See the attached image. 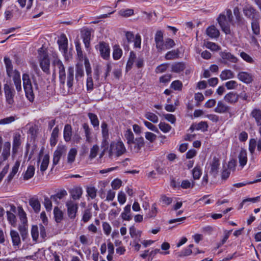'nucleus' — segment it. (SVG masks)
Wrapping results in <instances>:
<instances>
[{"label": "nucleus", "instance_id": "55", "mask_svg": "<svg viewBox=\"0 0 261 261\" xmlns=\"http://www.w3.org/2000/svg\"><path fill=\"white\" fill-rule=\"evenodd\" d=\"M88 116L92 125L95 127L99 125V121L96 115L92 113H89Z\"/></svg>", "mask_w": 261, "mask_h": 261}, {"label": "nucleus", "instance_id": "17", "mask_svg": "<svg viewBox=\"0 0 261 261\" xmlns=\"http://www.w3.org/2000/svg\"><path fill=\"white\" fill-rule=\"evenodd\" d=\"M58 44L59 45V49L64 54L67 51V39L64 34L61 35L60 39L58 40Z\"/></svg>", "mask_w": 261, "mask_h": 261}, {"label": "nucleus", "instance_id": "13", "mask_svg": "<svg viewBox=\"0 0 261 261\" xmlns=\"http://www.w3.org/2000/svg\"><path fill=\"white\" fill-rule=\"evenodd\" d=\"M230 110V107L221 100L217 102L214 110L215 112L220 114L229 113Z\"/></svg>", "mask_w": 261, "mask_h": 261}, {"label": "nucleus", "instance_id": "6", "mask_svg": "<svg viewBox=\"0 0 261 261\" xmlns=\"http://www.w3.org/2000/svg\"><path fill=\"white\" fill-rule=\"evenodd\" d=\"M66 206L67 208V215L71 219H74L76 217L78 210V204L77 202L72 200H69L66 203Z\"/></svg>", "mask_w": 261, "mask_h": 261}, {"label": "nucleus", "instance_id": "62", "mask_svg": "<svg viewBox=\"0 0 261 261\" xmlns=\"http://www.w3.org/2000/svg\"><path fill=\"white\" fill-rule=\"evenodd\" d=\"M87 192L88 195L92 199L95 198L96 197V196L97 190L93 187H91L87 188Z\"/></svg>", "mask_w": 261, "mask_h": 261}, {"label": "nucleus", "instance_id": "40", "mask_svg": "<svg viewBox=\"0 0 261 261\" xmlns=\"http://www.w3.org/2000/svg\"><path fill=\"white\" fill-rule=\"evenodd\" d=\"M130 212V205H127L124 208V212L121 214V217L124 220L129 221L132 217L129 215Z\"/></svg>", "mask_w": 261, "mask_h": 261}, {"label": "nucleus", "instance_id": "39", "mask_svg": "<svg viewBox=\"0 0 261 261\" xmlns=\"http://www.w3.org/2000/svg\"><path fill=\"white\" fill-rule=\"evenodd\" d=\"M35 167L33 166H29L23 175V179L28 180L31 178L34 175Z\"/></svg>", "mask_w": 261, "mask_h": 261}, {"label": "nucleus", "instance_id": "12", "mask_svg": "<svg viewBox=\"0 0 261 261\" xmlns=\"http://www.w3.org/2000/svg\"><path fill=\"white\" fill-rule=\"evenodd\" d=\"M74 73L73 67H69L67 69V78L66 81V84L69 89H72V86L74 84Z\"/></svg>", "mask_w": 261, "mask_h": 261}, {"label": "nucleus", "instance_id": "60", "mask_svg": "<svg viewBox=\"0 0 261 261\" xmlns=\"http://www.w3.org/2000/svg\"><path fill=\"white\" fill-rule=\"evenodd\" d=\"M171 87L175 90H181L182 87V84L180 81L176 80L172 83Z\"/></svg>", "mask_w": 261, "mask_h": 261}, {"label": "nucleus", "instance_id": "26", "mask_svg": "<svg viewBox=\"0 0 261 261\" xmlns=\"http://www.w3.org/2000/svg\"><path fill=\"white\" fill-rule=\"evenodd\" d=\"M11 143L10 142H6L4 144L2 156L3 161H6L10 154Z\"/></svg>", "mask_w": 261, "mask_h": 261}, {"label": "nucleus", "instance_id": "14", "mask_svg": "<svg viewBox=\"0 0 261 261\" xmlns=\"http://www.w3.org/2000/svg\"><path fill=\"white\" fill-rule=\"evenodd\" d=\"M220 166V160L216 156L213 158L212 163H211V170L210 173L214 176H216L218 173Z\"/></svg>", "mask_w": 261, "mask_h": 261}, {"label": "nucleus", "instance_id": "10", "mask_svg": "<svg viewBox=\"0 0 261 261\" xmlns=\"http://www.w3.org/2000/svg\"><path fill=\"white\" fill-rule=\"evenodd\" d=\"M98 49L101 57L107 60L110 57V48L109 45L105 42H101L98 45Z\"/></svg>", "mask_w": 261, "mask_h": 261}, {"label": "nucleus", "instance_id": "47", "mask_svg": "<svg viewBox=\"0 0 261 261\" xmlns=\"http://www.w3.org/2000/svg\"><path fill=\"white\" fill-rule=\"evenodd\" d=\"M7 219L9 222L13 226H16V218L15 215L11 213V212H7Z\"/></svg>", "mask_w": 261, "mask_h": 261}, {"label": "nucleus", "instance_id": "63", "mask_svg": "<svg viewBox=\"0 0 261 261\" xmlns=\"http://www.w3.org/2000/svg\"><path fill=\"white\" fill-rule=\"evenodd\" d=\"M92 215L89 209H87L85 210L83 217L82 220L84 222H88L91 218Z\"/></svg>", "mask_w": 261, "mask_h": 261}, {"label": "nucleus", "instance_id": "48", "mask_svg": "<svg viewBox=\"0 0 261 261\" xmlns=\"http://www.w3.org/2000/svg\"><path fill=\"white\" fill-rule=\"evenodd\" d=\"M27 226V223H26L22 224V225H19L18 227V230L21 234V236L23 240H24L27 238L28 235Z\"/></svg>", "mask_w": 261, "mask_h": 261}, {"label": "nucleus", "instance_id": "31", "mask_svg": "<svg viewBox=\"0 0 261 261\" xmlns=\"http://www.w3.org/2000/svg\"><path fill=\"white\" fill-rule=\"evenodd\" d=\"M29 204L33 208L35 212L38 213L40 210V203L37 198H31L29 199Z\"/></svg>", "mask_w": 261, "mask_h": 261}, {"label": "nucleus", "instance_id": "32", "mask_svg": "<svg viewBox=\"0 0 261 261\" xmlns=\"http://www.w3.org/2000/svg\"><path fill=\"white\" fill-rule=\"evenodd\" d=\"M129 234L132 238L137 239L138 241H140V238L141 237L142 231L139 230H137L134 226H132L129 228Z\"/></svg>", "mask_w": 261, "mask_h": 261}, {"label": "nucleus", "instance_id": "25", "mask_svg": "<svg viewBox=\"0 0 261 261\" xmlns=\"http://www.w3.org/2000/svg\"><path fill=\"white\" fill-rule=\"evenodd\" d=\"M10 236L13 246H18L20 244V238L18 232L14 230H11L10 231Z\"/></svg>", "mask_w": 261, "mask_h": 261}, {"label": "nucleus", "instance_id": "61", "mask_svg": "<svg viewBox=\"0 0 261 261\" xmlns=\"http://www.w3.org/2000/svg\"><path fill=\"white\" fill-rule=\"evenodd\" d=\"M193 176L194 179H198L200 178L201 175V171L199 167L196 166L193 169Z\"/></svg>", "mask_w": 261, "mask_h": 261}, {"label": "nucleus", "instance_id": "42", "mask_svg": "<svg viewBox=\"0 0 261 261\" xmlns=\"http://www.w3.org/2000/svg\"><path fill=\"white\" fill-rule=\"evenodd\" d=\"M251 28L254 35L258 36L260 34L259 24L256 19L252 20L251 22Z\"/></svg>", "mask_w": 261, "mask_h": 261}, {"label": "nucleus", "instance_id": "1", "mask_svg": "<svg viewBox=\"0 0 261 261\" xmlns=\"http://www.w3.org/2000/svg\"><path fill=\"white\" fill-rule=\"evenodd\" d=\"M126 152L125 147L122 141L111 142L109 150V156L111 159L118 158Z\"/></svg>", "mask_w": 261, "mask_h": 261}, {"label": "nucleus", "instance_id": "24", "mask_svg": "<svg viewBox=\"0 0 261 261\" xmlns=\"http://www.w3.org/2000/svg\"><path fill=\"white\" fill-rule=\"evenodd\" d=\"M20 145H21L20 135L19 134H16L13 137V147H12L13 154L16 153Z\"/></svg>", "mask_w": 261, "mask_h": 261}, {"label": "nucleus", "instance_id": "64", "mask_svg": "<svg viewBox=\"0 0 261 261\" xmlns=\"http://www.w3.org/2000/svg\"><path fill=\"white\" fill-rule=\"evenodd\" d=\"M194 182L192 181V183H191L190 181L188 180H184L182 181L180 187L183 189H188L190 188H193L194 185Z\"/></svg>", "mask_w": 261, "mask_h": 261}, {"label": "nucleus", "instance_id": "38", "mask_svg": "<svg viewBox=\"0 0 261 261\" xmlns=\"http://www.w3.org/2000/svg\"><path fill=\"white\" fill-rule=\"evenodd\" d=\"M77 152V150L74 148H72L69 150L67 155V163L68 164H71L74 162Z\"/></svg>", "mask_w": 261, "mask_h": 261}, {"label": "nucleus", "instance_id": "23", "mask_svg": "<svg viewBox=\"0 0 261 261\" xmlns=\"http://www.w3.org/2000/svg\"><path fill=\"white\" fill-rule=\"evenodd\" d=\"M175 45L174 40L171 38H167L163 43V49H159L158 51L161 52L165 50L169 49Z\"/></svg>", "mask_w": 261, "mask_h": 261}, {"label": "nucleus", "instance_id": "57", "mask_svg": "<svg viewBox=\"0 0 261 261\" xmlns=\"http://www.w3.org/2000/svg\"><path fill=\"white\" fill-rule=\"evenodd\" d=\"M101 127L102 129V138H109V129L108 128L107 124L103 122L102 123Z\"/></svg>", "mask_w": 261, "mask_h": 261}, {"label": "nucleus", "instance_id": "46", "mask_svg": "<svg viewBox=\"0 0 261 261\" xmlns=\"http://www.w3.org/2000/svg\"><path fill=\"white\" fill-rule=\"evenodd\" d=\"M83 128L85 134L86 141L89 143L91 141L90 128L87 123H84L83 124Z\"/></svg>", "mask_w": 261, "mask_h": 261}, {"label": "nucleus", "instance_id": "22", "mask_svg": "<svg viewBox=\"0 0 261 261\" xmlns=\"http://www.w3.org/2000/svg\"><path fill=\"white\" fill-rule=\"evenodd\" d=\"M206 33L212 38H218L220 34L219 31L214 25L209 27L206 29Z\"/></svg>", "mask_w": 261, "mask_h": 261}, {"label": "nucleus", "instance_id": "30", "mask_svg": "<svg viewBox=\"0 0 261 261\" xmlns=\"http://www.w3.org/2000/svg\"><path fill=\"white\" fill-rule=\"evenodd\" d=\"M83 191L81 188L80 187H75L73 188L71 192V196L73 199L72 200H75L79 199L82 195Z\"/></svg>", "mask_w": 261, "mask_h": 261}, {"label": "nucleus", "instance_id": "44", "mask_svg": "<svg viewBox=\"0 0 261 261\" xmlns=\"http://www.w3.org/2000/svg\"><path fill=\"white\" fill-rule=\"evenodd\" d=\"M18 213L19 219L22 224L27 223L26 214L21 206L18 207Z\"/></svg>", "mask_w": 261, "mask_h": 261}, {"label": "nucleus", "instance_id": "19", "mask_svg": "<svg viewBox=\"0 0 261 261\" xmlns=\"http://www.w3.org/2000/svg\"><path fill=\"white\" fill-rule=\"evenodd\" d=\"M224 99L229 103L235 104L238 101L239 96L236 92H230L225 95Z\"/></svg>", "mask_w": 261, "mask_h": 261}, {"label": "nucleus", "instance_id": "16", "mask_svg": "<svg viewBox=\"0 0 261 261\" xmlns=\"http://www.w3.org/2000/svg\"><path fill=\"white\" fill-rule=\"evenodd\" d=\"M220 56L223 60L222 63L226 64V61H228L231 63H236L238 61L237 58L230 53L223 51L220 53Z\"/></svg>", "mask_w": 261, "mask_h": 261}, {"label": "nucleus", "instance_id": "35", "mask_svg": "<svg viewBox=\"0 0 261 261\" xmlns=\"http://www.w3.org/2000/svg\"><path fill=\"white\" fill-rule=\"evenodd\" d=\"M59 129L57 126L55 127L52 132L51 137L50 139V144L52 146H55L57 142V138L58 137Z\"/></svg>", "mask_w": 261, "mask_h": 261}, {"label": "nucleus", "instance_id": "49", "mask_svg": "<svg viewBox=\"0 0 261 261\" xmlns=\"http://www.w3.org/2000/svg\"><path fill=\"white\" fill-rule=\"evenodd\" d=\"M67 192L65 190H61L57 194L54 195H51L50 197V199L54 201H57V198L59 199H62L64 196L67 195Z\"/></svg>", "mask_w": 261, "mask_h": 261}, {"label": "nucleus", "instance_id": "2", "mask_svg": "<svg viewBox=\"0 0 261 261\" xmlns=\"http://www.w3.org/2000/svg\"><path fill=\"white\" fill-rule=\"evenodd\" d=\"M23 86L25 93V96L30 101L34 99V94L33 90L32 84L30 76L27 73L22 75Z\"/></svg>", "mask_w": 261, "mask_h": 261}, {"label": "nucleus", "instance_id": "58", "mask_svg": "<svg viewBox=\"0 0 261 261\" xmlns=\"http://www.w3.org/2000/svg\"><path fill=\"white\" fill-rule=\"evenodd\" d=\"M31 235L33 240L36 241L38 238L39 232L38 227L37 225H33L31 229Z\"/></svg>", "mask_w": 261, "mask_h": 261}, {"label": "nucleus", "instance_id": "15", "mask_svg": "<svg viewBox=\"0 0 261 261\" xmlns=\"http://www.w3.org/2000/svg\"><path fill=\"white\" fill-rule=\"evenodd\" d=\"M243 13L247 18L253 20H256L255 17L257 15V11L251 6H247L243 9Z\"/></svg>", "mask_w": 261, "mask_h": 261}, {"label": "nucleus", "instance_id": "54", "mask_svg": "<svg viewBox=\"0 0 261 261\" xmlns=\"http://www.w3.org/2000/svg\"><path fill=\"white\" fill-rule=\"evenodd\" d=\"M205 47L213 51H217L220 49L219 46L215 43L207 41L204 43Z\"/></svg>", "mask_w": 261, "mask_h": 261}, {"label": "nucleus", "instance_id": "36", "mask_svg": "<svg viewBox=\"0 0 261 261\" xmlns=\"http://www.w3.org/2000/svg\"><path fill=\"white\" fill-rule=\"evenodd\" d=\"M122 50L118 45L113 46V57L115 60H119L122 56Z\"/></svg>", "mask_w": 261, "mask_h": 261}, {"label": "nucleus", "instance_id": "3", "mask_svg": "<svg viewBox=\"0 0 261 261\" xmlns=\"http://www.w3.org/2000/svg\"><path fill=\"white\" fill-rule=\"evenodd\" d=\"M39 63L42 70L46 73H49L50 61L48 54L44 50H39Z\"/></svg>", "mask_w": 261, "mask_h": 261}, {"label": "nucleus", "instance_id": "43", "mask_svg": "<svg viewBox=\"0 0 261 261\" xmlns=\"http://www.w3.org/2000/svg\"><path fill=\"white\" fill-rule=\"evenodd\" d=\"M208 125L206 122L201 121L195 125H192L191 126L190 129L193 130L196 129L197 130L201 129L203 131H205L207 129Z\"/></svg>", "mask_w": 261, "mask_h": 261}, {"label": "nucleus", "instance_id": "5", "mask_svg": "<svg viewBox=\"0 0 261 261\" xmlns=\"http://www.w3.org/2000/svg\"><path fill=\"white\" fill-rule=\"evenodd\" d=\"M4 90L6 102L11 107L14 103V97L15 94V90L12 86L8 84L4 85Z\"/></svg>", "mask_w": 261, "mask_h": 261}, {"label": "nucleus", "instance_id": "52", "mask_svg": "<svg viewBox=\"0 0 261 261\" xmlns=\"http://www.w3.org/2000/svg\"><path fill=\"white\" fill-rule=\"evenodd\" d=\"M145 116L146 119L153 123H157L158 122V116L153 113L147 112L145 114Z\"/></svg>", "mask_w": 261, "mask_h": 261}, {"label": "nucleus", "instance_id": "29", "mask_svg": "<svg viewBox=\"0 0 261 261\" xmlns=\"http://www.w3.org/2000/svg\"><path fill=\"white\" fill-rule=\"evenodd\" d=\"M238 158L240 165L242 167H244L246 164L247 161L246 150L243 148H242L239 154Z\"/></svg>", "mask_w": 261, "mask_h": 261}, {"label": "nucleus", "instance_id": "28", "mask_svg": "<svg viewBox=\"0 0 261 261\" xmlns=\"http://www.w3.org/2000/svg\"><path fill=\"white\" fill-rule=\"evenodd\" d=\"M251 116L255 119L257 125L261 126V110L254 109L251 113Z\"/></svg>", "mask_w": 261, "mask_h": 261}, {"label": "nucleus", "instance_id": "34", "mask_svg": "<svg viewBox=\"0 0 261 261\" xmlns=\"http://www.w3.org/2000/svg\"><path fill=\"white\" fill-rule=\"evenodd\" d=\"M71 130L72 128L70 125H65L64 129V138L66 142H68L71 140Z\"/></svg>", "mask_w": 261, "mask_h": 261}, {"label": "nucleus", "instance_id": "45", "mask_svg": "<svg viewBox=\"0 0 261 261\" xmlns=\"http://www.w3.org/2000/svg\"><path fill=\"white\" fill-rule=\"evenodd\" d=\"M49 162V156L48 155L46 154L44 156L43 160L42 161L41 166H40V170L42 172H44L47 168L48 164Z\"/></svg>", "mask_w": 261, "mask_h": 261}, {"label": "nucleus", "instance_id": "7", "mask_svg": "<svg viewBox=\"0 0 261 261\" xmlns=\"http://www.w3.org/2000/svg\"><path fill=\"white\" fill-rule=\"evenodd\" d=\"M217 20L222 31L226 34H230L231 33L228 21L224 14H220Z\"/></svg>", "mask_w": 261, "mask_h": 261}, {"label": "nucleus", "instance_id": "37", "mask_svg": "<svg viewBox=\"0 0 261 261\" xmlns=\"http://www.w3.org/2000/svg\"><path fill=\"white\" fill-rule=\"evenodd\" d=\"M179 51L178 49H174L168 51L165 56L166 60H173L179 57Z\"/></svg>", "mask_w": 261, "mask_h": 261}, {"label": "nucleus", "instance_id": "21", "mask_svg": "<svg viewBox=\"0 0 261 261\" xmlns=\"http://www.w3.org/2000/svg\"><path fill=\"white\" fill-rule=\"evenodd\" d=\"M91 32L90 30L86 29H84L82 31V38L83 40V42L85 44V47L86 48H89L90 46V41L91 40Z\"/></svg>", "mask_w": 261, "mask_h": 261}, {"label": "nucleus", "instance_id": "53", "mask_svg": "<svg viewBox=\"0 0 261 261\" xmlns=\"http://www.w3.org/2000/svg\"><path fill=\"white\" fill-rule=\"evenodd\" d=\"M238 86V83L236 81H229L225 83V86L228 90L236 89Z\"/></svg>", "mask_w": 261, "mask_h": 261}, {"label": "nucleus", "instance_id": "51", "mask_svg": "<svg viewBox=\"0 0 261 261\" xmlns=\"http://www.w3.org/2000/svg\"><path fill=\"white\" fill-rule=\"evenodd\" d=\"M4 62L6 66L7 73V74H10L12 71L13 70L11 61L9 58L5 57Z\"/></svg>", "mask_w": 261, "mask_h": 261}, {"label": "nucleus", "instance_id": "41", "mask_svg": "<svg viewBox=\"0 0 261 261\" xmlns=\"http://www.w3.org/2000/svg\"><path fill=\"white\" fill-rule=\"evenodd\" d=\"M54 213L56 221L57 223H60L63 219V213L56 206L54 208Z\"/></svg>", "mask_w": 261, "mask_h": 261}, {"label": "nucleus", "instance_id": "9", "mask_svg": "<svg viewBox=\"0 0 261 261\" xmlns=\"http://www.w3.org/2000/svg\"><path fill=\"white\" fill-rule=\"evenodd\" d=\"M130 150L134 152H138L141 148L144 146V139L142 137L136 138L133 142L128 144Z\"/></svg>", "mask_w": 261, "mask_h": 261}, {"label": "nucleus", "instance_id": "56", "mask_svg": "<svg viewBox=\"0 0 261 261\" xmlns=\"http://www.w3.org/2000/svg\"><path fill=\"white\" fill-rule=\"evenodd\" d=\"M99 150V147L97 145H94L90 149L89 158L91 159H93L95 158L97 154V152Z\"/></svg>", "mask_w": 261, "mask_h": 261}, {"label": "nucleus", "instance_id": "59", "mask_svg": "<svg viewBox=\"0 0 261 261\" xmlns=\"http://www.w3.org/2000/svg\"><path fill=\"white\" fill-rule=\"evenodd\" d=\"M160 129L164 133H167L171 129V126L165 122H161L159 125Z\"/></svg>", "mask_w": 261, "mask_h": 261}, {"label": "nucleus", "instance_id": "27", "mask_svg": "<svg viewBox=\"0 0 261 261\" xmlns=\"http://www.w3.org/2000/svg\"><path fill=\"white\" fill-rule=\"evenodd\" d=\"M234 76V73L231 70L225 69L220 73V78L222 81H226L233 78Z\"/></svg>", "mask_w": 261, "mask_h": 261}, {"label": "nucleus", "instance_id": "18", "mask_svg": "<svg viewBox=\"0 0 261 261\" xmlns=\"http://www.w3.org/2000/svg\"><path fill=\"white\" fill-rule=\"evenodd\" d=\"M154 40L155 42V46L158 49V51L159 49H163V43L164 42L163 40V32L161 31H158L156 32L154 37Z\"/></svg>", "mask_w": 261, "mask_h": 261}, {"label": "nucleus", "instance_id": "11", "mask_svg": "<svg viewBox=\"0 0 261 261\" xmlns=\"http://www.w3.org/2000/svg\"><path fill=\"white\" fill-rule=\"evenodd\" d=\"M237 77L240 81L247 84L251 83L253 81V75L247 72H239Z\"/></svg>", "mask_w": 261, "mask_h": 261}, {"label": "nucleus", "instance_id": "20", "mask_svg": "<svg viewBox=\"0 0 261 261\" xmlns=\"http://www.w3.org/2000/svg\"><path fill=\"white\" fill-rule=\"evenodd\" d=\"M84 75L83 66L82 64L77 63L75 66V79L76 83H79L82 80Z\"/></svg>", "mask_w": 261, "mask_h": 261}, {"label": "nucleus", "instance_id": "33", "mask_svg": "<svg viewBox=\"0 0 261 261\" xmlns=\"http://www.w3.org/2000/svg\"><path fill=\"white\" fill-rule=\"evenodd\" d=\"M171 68L172 71L178 73L186 68V65L182 62H177L172 65Z\"/></svg>", "mask_w": 261, "mask_h": 261}, {"label": "nucleus", "instance_id": "4", "mask_svg": "<svg viewBox=\"0 0 261 261\" xmlns=\"http://www.w3.org/2000/svg\"><path fill=\"white\" fill-rule=\"evenodd\" d=\"M53 65L59 69L60 83L64 87L66 84V73L63 63L60 60L56 59L53 62Z\"/></svg>", "mask_w": 261, "mask_h": 261}, {"label": "nucleus", "instance_id": "50", "mask_svg": "<svg viewBox=\"0 0 261 261\" xmlns=\"http://www.w3.org/2000/svg\"><path fill=\"white\" fill-rule=\"evenodd\" d=\"M124 136L127 140L128 145L130 144L133 142V141L134 140V134L130 129H127L126 130Z\"/></svg>", "mask_w": 261, "mask_h": 261}, {"label": "nucleus", "instance_id": "8", "mask_svg": "<svg viewBox=\"0 0 261 261\" xmlns=\"http://www.w3.org/2000/svg\"><path fill=\"white\" fill-rule=\"evenodd\" d=\"M66 152V148L65 146L61 145L58 146L57 149L54 153L53 156V165H57L59 161L63 155H65Z\"/></svg>", "mask_w": 261, "mask_h": 261}]
</instances>
